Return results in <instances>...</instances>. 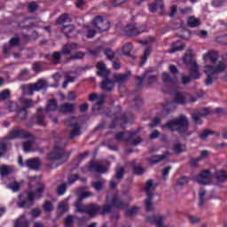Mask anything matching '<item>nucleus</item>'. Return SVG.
<instances>
[{
    "label": "nucleus",
    "instance_id": "nucleus-1",
    "mask_svg": "<svg viewBox=\"0 0 227 227\" xmlns=\"http://www.w3.org/2000/svg\"><path fill=\"white\" fill-rule=\"evenodd\" d=\"M70 157V152H67L65 147L56 145L51 152L46 155L47 167L50 169H56L59 168L61 164H65L66 160H68Z\"/></svg>",
    "mask_w": 227,
    "mask_h": 227
},
{
    "label": "nucleus",
    "instance_id": "nucleus-2",
    "mask_svg": "<svg viewBox=\"0 0 227 227\" xmlns=\"http://www.w3.org/2000/svg\"><path fill=\"white\" fill-rule=\"evenodd\" d=\"M162 128L168 129L170 132H177L182 137L191 136L189 132V119L185 114H180L178 117L167 121Z\"/></svg>",
    "mask_w": 227,
    "mask_h": 227
},
{
    "label": "nucleus",
    "instance_id": "nucleus-3",
    "mask_svg": "<svg viewBox=\"0 0 227 227\" xmlns=\"http://www.w3.org/2000/svg\"><path fill=\"white\" fill-rule=\"evenodd\" d=\"M93 193L90 192H82L78 193V200L74 203V207L78 212H85L90 217H95L100 212V206H97L95 204L84 205L82 204V200H86V198H91Z\"/></svg>",
    "mask_w": 227,
    "mask_h": 227
},
{
    "label": "nucleus",
    "instance_id": "nucleus-4",
    "mask_svg": "<svg viewBox=\"0 0 227 227\" xmlns=\"http://www.w3.org/2000/svg\"><path fill=\"white\" fill-rule=\"evenodd\" d=\"M58 110V101L55 98L50 99L47 102L46 107H39L37 109V114H34L31 118V124L28 127L33 125H39L40 127H45V111H57Z\"/></svg>",
    "mask_w": 227,
    "mask_h": 227
},
{
    "label": "nucleus",
    "instance_id": "nucleus-5",
    "mask_svg": "<svg viewBox=\"0 0 227 227\" xmlns=\"http://www.w3.org/2000/svg\"><path fill=\"white\" fill-rule=\"evenodd\" d=\"M106 201L107 203L102 207H99V212L102 214V215H106V214H109L111 212V209L113 207H115V208H119L120 210H125L127 208L128 204L126 202L121 201L120 200V197H118V193H115L112 195L111 193H108L106 196Z\"/></svg>",
    "mask_w": 227,
    "mask_h": 227
},
{
    "label": "nucleus",
    "instance_id": "nucleus-6",
    "mask_svg": "<svg viewBox=\"0 0 227 227\" xmlns=\"http://www.w3.org/2000/svg\"><path fill=\"white\" fill-rule=\"evenodd\" d=\"M13 139H32L33 141L35 139V135L22 129L20 127H14L8 132L7 136L3 138V143Z\"/></svg>",
    "mask_w": 227,
    "mask_h": 227
},
{
    "label": "nucleus",
    "instance_id": "nucleus-7",
    "mask_svg": "<svg viewBox=\"0 0 227 227\" xmlns=\"http://www.w3.org/2000/svg\"><path fill=\"white\" fill-rule=\"evenodd\" d=\"M43 191H45V185L42 184H37L35 193L31 192H27L24 193V196H26L27 200H21L18 204L19 208H26L27 207H31V203L35 201V198H41L42 194H43Z\"/></svg>",
    "mask_w": 227,
    "mask_h": 227
},
{
    "label": "nucleus",
    "instance_id": "nucleus-8",
    "mask_svg": "<svg viewBox=\"0 0 227 227\" xmlns=\"http://www.w3.org/2000/svg\"><path fill=\"white\" fill-rule=\"evenodd\" d=\"M139 130L119 131L115 134L116 141H126L127 143H143V139L137 137Z\"/></svg>",
    "mask_w": 227,
    "mask_h": 227
},
{
    "label": "nucleus",
    "instance_id": "nucleus-9",
    "mask_svg": "<svg viewBox=\"0 0 227 227\" xmlns=\"http://www.w3.org/2000/svg\"><path fill=\"white\" fill-rule=\"evenodd\" d=\"M157 189V185L153 184V181L148 180L146 182L145 187L144 188L145 192H146L148 199L145 200V209L147 212L153 210V204L152 203V192Z\"/></svg>",
    "mask_w": 227,
    "mask_h": 227
},
{
    "label": "nucleus",
    "instance_id": "nucleus-10",
    "mask_svg": "<svg viewBox=\"0 0 227 227\" xmlns=\"http://www.w3.org/2000/svg\"><path fill=\"white\" fill-rule=\"evenodd\" d=\"M92 26L99 33H104V31H109L111 29V22L104 20V17L101 15L96 16L92 20Z\"/></svg>",
    "mask_w": 227,
    "mask_h": 227
},
{
    "label": "nucleus",
    "instance_id": "nucleus-11",
    "mask_svg": "<svg viewBox=\"0 0 227 227\" xmlns=\"http://www.w3.org/2000/svg\"><path fill=\"white\" fill-rule=\"evenodd\" d=\"M107 168H109V162L107 161H90L87 166L88 171L96 172V173H106Z\"/></svg>",
    "mask_w": 227,
    "mask_h": 227
},
{
    "label": "nucleus",
    "instance_id": "nucleus-12",
    "mask_svg": "<svg viewBox=\"0 0 227 227\" xmlns=\"http://www.w3.org/2000/svg\"><path fill=\"white\" fill-rule=\"evenodd\" d=\"M214 65L215 66L207 65L204 70L205 74H216V75H218V74H223L227 68L226 63L223 61H217L214 63Z\"/></svg>",
    "mask_w": 227,
    "mask_h": 227
},
{
    "label": "nucleus",
    "instance_id": "nucleus-13",
    "mask_svg": "<svg viewBox=\"0 0 227 227\" xmlns=\"http://www.w3.org/2000/svg\"><path fill=\"white\" fill-rule=\"evenodd\" d=\"M22 148L25 153H31L33 152L45 153V152H47V147H43L38 143H24Z\"/></svg>",
    "mask_w": 227,
    "mask_h": 227
},
{
    "label": "nucleus",
    "instance_id": "nucleus-14",
    "mask_svg": "<svg viewBox=\"0 0 227 227\" xmlns=\"http://www.w3.org/2000/svg\"><path fill=\"white\" fill-rule=\"evenodd\" d=\"M46 88L47 84L43 80H39L37 82L25 85V90L28 91L29 95H33L35 91H42V90H46Z\"/></svg>",
    "mask_w": 227,
    "mask_h": 227
},
{
    "label": "nucleus",
    "instance_id": "nucleus-15",
    "mask_svg": "<svg viewBox=\"0 0 227 227\" xmlns=\"http://www.w3.org/2000/svg\"><path fill=\"white\" fill-rule=\"evenodd\" d=\"M131 73L129 71L128 73L125 74H118L115 73L113 74V81L114 84H118L120 88L123 86L130 79Z\"/></svg>",
    "mask_w": 227,
    "mask_h": 227
},
{
    "label": "nucleus",
    "instance_id": "nucleus-16",
    "mask_svg": "<svg viewBox=\"0 0 227 227\" xmlns=\"http://www.w3.org/2000/svg\"><path fill=\"white\" fill-rule=\"evenodd\" d=\"M90 102H95L96 104L92 106V111L95 113L96 109H100L102 106H104V102L106 100V98L104 96H98L97 93H91L89 96Z\"/></svg>",
    "mask_w": 227,
    "mask_h": 227
},
{
    "label": "nucleus",
    "instance_id": "nucleus-17",
    "mask_svg": "<svg viewBox=\"0 0 227 227\" xmlns=\"http://www.w3.org/2000/svg\"><path fill=\"white\" fill-rule=\"evenodd\" d=\"M196 180L200 185H208L212 184V174L208 170H204L197 176Z\"/></svg>",
    "mask_w": 227,
    "mask_h": 227
},
{
    "label": "nucleus",
    "instance_id": "nucleus-18",
    "mask_svg": "<svg viewBox=\"0 0 227 227\" xmlns=\"http://www.w3.org/2000/svg\"><path fill=\"white\" fill-rule=\"evenodd\" d=\"M118 120H120L121 127L122 129L125 125H127V123H129V121H130V118H129V116H127V114H122L121 116L114 118L108 128L110 129H116Z\"/></svg>",
    "mask_w": 227,
    "mask_h": 227
},
{
    "label": "nucleus",
    "instance_id": "nucleus-19",
    "mask_svg": "<svg viewBox=\"0 0 227 227\" xmlns=\"http://www.w3.org/2000/svg\"><path fill=\"white\" fill-rule=\"evenodd\" d=\"M26 166L28 169L38 171L42 168V160H40V157L31 158L26 160Z\"/></svg>",
    "mask_w": 227,
    "mask_h": 227
},
{
    "label": "nucleus",
    "instance_id": "nucleus-20",
    "mask_svg": "<svg viewBox=\"0 0 227 227\" xmlns=\"http://www.w3.org/2000/svg\"><path fill=\"white\" fill-rule=\"evenodd\" d=\"M124 33L127 35V36H137L138 35H141L143 32L136 27L134 24H128L124 27Z\"/></svg>",
    "mask_w": 227,
    "mask_h": 227
},
{
    "label": "nucleus",
    "instance_id": "nucleus-21",
    "mask_svg": "<svg viewBox=\"0 0 227 227\" xmlns=\"http://www.w3.org/2000/svg\"><path fill=\"white\" fill-rule=\"evenodd\" d=\"M20 45V39L19 37H12L9 44H4L3 48L4 54H10V51L12 50V47H19Z\"/></svg>",
    "mask_w": 227,
    "mask_h": 227
},
{
    "label": "nucleus",
    "instance_id": "nucleus-22",
    "mask_svg": "<svg viewBox=\"0 0 227 227\" xmlns=\"http://www.w3.org/2000/svg\"><path fill=\"white\" fill-rule=\"evenodd\" d=\"M171 154L169 153H165L162 155H154L148 159V161L152 165L159 164V162H162V160L166 159H169Z\"/></svg>",
    "mask_w": 227,
    "mask_h": 227
},
{
    "label": "nucleus",
    "instance_id": "nucleus-23",
    "mask_svg": "<svg viewBox=\"0 0 227 227\" xmlns=\"http://www.w3.org/2000/svg\"><path fill=\"white\" fill-rule=\"evenodd\" d=\"M61 56H63L61 51H54L52 54H46L44 58L48 61H51L53 65H58L59 63V59H61Z\"/></svg>",
    "mask_w": 227,
    "mask_h": 227
},
{
    "label": "nucleus",
    "instance_id": "nucleus-24",
    "mask_svg": "<svg viewBox=\"0 0 227 227\" xmlns=\"http://www.w3.org/2000/svg\"><path fill=\"white\" fill-rule=\"evenodd\" d=\"M162 81L167 86H174V84H176V82H178V79L176 78V76L171 77V74H169L168 73H163Z\"/></svg>",
    "mask_w": 227,
    "mask_h": 227
},
{
    "label": "nucleus",
    "instance_id": "nucleus-25",
    "mask_svg": "<svg viewBox=\"0 0 227 227\" xmlns=\"http://www.w3.org/2000/svg\"><path fill=\"white\" fill-rule=\"evenodd\" d=\"M143 74L147 86H153V84L157 82V75L152 74V72L145 71Z\"/></svg>",
    "mask_w": 227,
    "mask_h": 227
},
{
    "label": "nucleus",
    "instance_id": "nucleus-26",
    "mask_svg": "<svg viewBox=\"0 0 227 227\" xmlns=\"http://www.w3.org/2000/svg\"><path fill=\"white\" fill-rule=\"evenodd\" d=\"M210 136H215V137H219L221 134L219 132H215L211 129H204L199 133V137L202 141H205V139H207V137H210Z\"/></svg>",
    "mask_w": 227,
    "mask_h": 227
},
{
    "label": "nucleus",
    "instance_id": "nucleus-27",
    "mask_svg": "<svg viewBox=\"0 0 227 227\" xmlns=\"http://www.w3.org/2000/svg\"><path fill=\"white\" fill-rule=\"evenodd\" d=\"M103 91H113L114 89V82L109 78H105L101 82Z\"/></svg>",
    "mask_w": 227,
    "mask_h": 227
},
{
    "label": "nucleus",
    "instance_id": "nucleus-28",
    "mask_svg": "<svg viewBox=\"0 0 227 227\" xmlns=\"http://www.w3.org/2000/svg\"><path fill=\"white\" fill-rule=\"evenodd\" d=\"M157 10H164V2L162 0H155L153 3L149 4V12L155 13Z\"/></svg>",
    "mask_w": 227,
    "mask_h": 227
},
{
    "label": "nucleus",
    "instance_id": "nucleus-29",
    "mask_svg": "<svg viewBox=\"0 0 227 227\" xmlns=\"http://www.w3.org/2000/svg\"><path fill=\"white\" fill-rule=\"evenodd\" d=\"M75 49H77V43H67L63 46L60 53L62 56H69V54H72V51H75Z\"/></svg>",
    "mask_w": 227,
    "mask_h": 227
},
{
    "label": "nucleus",
    "instance_id": "nucleus-30",
    "mask_svg": "<svg viewBox=\"0 0 227 227\" xmlns=\"http://www.w3.org/2000/svg\"><path fill=\"white\" fill-rule=\"evenodd\" d=\"M68 125L73 128V130H71L69 134V139H74V137L81 136V125L78 122H74Z\"/></svg>",
    "mask_w": 227,
    "mask_h": 227
},
{
    "label": "nucleus",
    "instance_id": "nucleus-31",
    "mask_svg": "<svg viewBox=\"0 0 227 227\" xmlns=\"http://www.w3.org/2000/svg\"><path fill=\"white\" fill-rule=\"evenodd\" d=\"M185 50V44L180 41L172 43V48L169 51L170 54H175V52L182 51Z\"/></svg>",
    "mask_w": 227,
    "mask_h": 227
},
{
    "label": "nucleus",
    "instance_id": "nucleus-32",
    "mask_svg": "<svg viewBox=\"0 0 227 227\" xmlns=\"http://www.w3.org/2000/svg\"><path fill=\"white\" fill-rule=\"evenodd\" d=\"M190 77L194 80L200 79V66H198V63H193V66L190 67Z\"/></svg>",
    "mask_w": 227,
    "mask_h": 227
},
{
    "label": "nucleus",
    "instance_id": "nucleus-33",
    "mask_svg": "<svg viewBox=\"0 0 227 227\" xmlns=\"http://www.w3.org/2000/svg\"><path fill=\"white\" fill-rule=\"evenodd\" d=\"M192 58H193L192 51L191 50L186 51L184 57V62L185 63V65H187L188 67H192L194 63H197L196 60L192 59Z\"/></svg>",
    "mask_w": 227,
    "mask_h": 227
},
{
    "label": "nucleus",
    "instance_id": "nucleus-34",
    "mask_svg": "<svg viewBox=\"0 0 227 227\" xmlns=\"http://www.w3.org/2000/svg\"><path fill=\"white\" fill-rule=\"evenodd\" d=\"M65 22H72V18L70 17V14L63 13L55 21L57 26H61V24H65Z\"/></svg>",
    "mask_w": 227,
    "mask_h": 227
},
{
    "label": "nucleus",
    "instance_id": "nucleus-35",
    "mask_svg": "<svg viewBox=\"0 0 227 227\" xmlns=\"http://www.w3.org/2000/svg\"><path fill=\"white\" fill-rule=\"evenodd\" d=\"M205 59H209L210 63H216L219 59V52L215 51H210L206 55H204Z\"/></svg>",
    "mask_w": 227,
    "mask_h": 227
},
{
    "label": "nucleus",
    "instance_id": "nucleus-36",
    "mask_svg": "<svg viewBox=\"0 0 227 227\" xmlns=\"http://www.w3.org/2000/svg\"><path fill=\"white\" fill-rule=\"evenodd\" d=\"M14 227H29V222L25 215L20 216L17 221L14 223Z\"/></svg>",
    "mask_w": 227,
    "mask_h": 227
},
{
    "label": "nucleus",
    "instance_id": "nucleus-37",
    "mask_svg": "<svg viewBox=\"0 0 227 227\" xmlns=\"http://www.w3.org/2000/svg\"><path fill=\"white\" fill-rule=\"evenodd\" d=\"M12 171H15V168H13V166H7V165L0 166V175L2 176H6L10 175V173H12Z\"/></svg>",
    "mask_w": 227,
    "mask_h": 227
},
{
    "label": "nucleus",
    "instance_id": "nucleus-38",
    "mask_svg": "<svg viewBox=\"0 0 227 227\" xmlns=\"http://www.w3.org/2000/svg\"><path fill=\"white\" fill-rule=\"evenodd\" d=\"M60 113H74V105L70 103H63L59 106Z\"/></svg>",
    "mask_w": 227,
    "mask_h": 227
},
{
    "label": "nucleus",
    "instance_id": "nucleus-39",
    "mask_svg": "<svg viewBox=\"0 0 227 227\" xmlns=\"http://www.w3.org/2000/svg\"><path fill=\"white\" fill-rule=\"evenodd\" d=\"M68 200H70V197L66 199L64 201L59 202L58 210L59 214H65V212H68Z\"/></svg>",
    "mask_w": 227,
    "mask_h": 227
},
{
    "label": "nucleus",
    "instance_id": "nucleus-40",
    "mask_svg": "<svg viewBox=\"0 0 227 227\" xmlns=\"http://www.w3.org/2000/svg\"><path fill=\"white\" fill-rule=\"evenodd\" d=\"M173 102L174 104H179L181 106H184L185 105V96L180 92H176L175 94Z\"/></svg>",
    "mask_w": 227,
    "mask_h": 227
},
{
    "label": "nucleus",
    "instance_id": "nucleus-41",
    "mask_svg": "<svg viewBox=\"0 0 227 227\" xmlns=\"http://www.w3.org/2000/svg\"><path fill=\"white\" fill-rule=\"evenodd\" d=\"M200 24H201L200 19L194 18V16L189 17L187 20L188 27H198Z\"/></svg>",
    "mask_w": 227,
    "mask_h": 227
},
{
    "label": "nucleus",
    "instance_id": "nucleus-42",
    "mask_svg": "<svg viewBox=\"0 0 227 227\" xmlns=\"http://www.w3.org/2000/svg\"><path fill=\"white\" fill-rule=\"evenodd\" d=\"M131 104L134 106V109L139 111V109L143 107V99L141 98V97L138 96L131 101Z\"/></svg>",
    "mask_w": 227,
    "mask_h": 227
},
{
    "label": "nucleus",
    "instance_id": "nucleus-43",
    "mask_svg": "<svg viewBox=\"0 0 227 227\" xmlns=\"http://www.w3.org/2000/svg\"><path fill=\"white\" fill-rule=\"evenodd\" d=\"M217 182H224L227 180V171L218 170L215 173Z\"/></svg>",
    "mask_w": 227,
    "mask_h": 227
},
{
    "label": "nucleus",
    "instance_id": "nucleus-44",
    "mask_svg": "<svg viewBox=\"0 0 227 227\" xmlns=\"http://www.w3.org/2000/svg\"><path fill=\"white\" fill-rule=\"evenodd\" d=\"M150 54H152V47H147L145 51L144 55L141 58V66L145 65L146 61L148 60V58H150Z\"/></svg>",
    "mask_w": 227,
    "mask_h": 227
},
{
    "label": "nucleus",
    "instance_id": "nucleus-45",
    "mask_svg": "<svg viewBox=\"0 0 227 227\" xmlns=\"http://www.w3.org/2000/svg\"><path fill=\"white\" fill-rule=\"evenodd\" d=\"M17 115L16 117L19 120H26L27 118V108H19L17 111Z\"/></svg>",
    "mask_w": 227,
    "mask_h": 227
},
{
    "label": "nucleus",
    "instance_id": "nucleus-46",
    "mask_svg": "<svg viewBox=\"0 0 227 227\" xmlns=\"http://www.w3.org/2000/svg\"><path fill=\"white\" fill-rule=\"evenodd\" d=\"M106 184V180L100 179L98 181L92 183V187L95 189V191L100 192L102 189H104V185Z\"/></svg>",
    "mask_w": 227,
    "mask_h": 227
},
{
    "label": "nucleus",
    "instance_id": "nucleus-47",
    "mask_svg": "<svg viewBox=\"0 0 227 227\" xmlns=\"http://www.w3.org/2000/svg\"><path fill=\"white\" fill-rule=\"evenodd\" d=\"M120 113H121V106H117L113 110L109 111L106 114L110 118H113V117L117 118L116 116H118V114H120Z\"/></svg>",
    "mask_w": 227,
    "mask_h": 227
},
{
    "label": "nucleus",
    "instance_id": "nucleus-48",
    "mask_svg": "<svg viewBox=\"0 0 227 227\" xmlns=\"http://www.w3.org/2000/svg\"><path fill=\"white\" fill-rule=\"evenodd\" d=\"M6 109H8L11 113L19 111V104L13 101H8L6 104Z\"/></svg>",
    "mask_w": 227,
    "mask_h": 227
},
{
    "label": "nucleus",
    "instance_id": "nucleus-49",
    "mask_svg": "<svg viewBox=\"0 0 227 227\" xmlns=\"http://www.w3.org/2000/svg\"><path fill=\"white\" fill-rule=\"evenodd\" d=\"M27 11L28 13H35L38 11V4L35 1L28 3Z\"/></svg>",
    "mask_w": 227,
    "mask_h": 227
},
{
    "label": "nucleus",
    "instance_id": "nucleus-50",
    "mask_svg": "<svg viewBox=\"0 0 227 227\" xmlns=\"http://www.w3.org/2000/svg\"><path fill=\"white\" fill-rule=\"evenodd\" d=\"M29 77V70L27 69H22L18 75L19 81H27V78Z\"/></svg>",
    "mask_w": 227,
    "mask_h": 227
},
{
    "label": "nucleus",
    "instance_id": "nucleus-51",
    "mask_svg": "<svg viewBox=\"0 0 227 227\" xmlns=\"http://www.w3.org/2000/svg\"><path fill=\"white\" fill-rule=\"evenodd\" d=\"M62 31H63L64 35L67 36V38H70V34L74 33V26L66 25L63 27Z\"/></svg>",
    "mask_w": 227,
    "mask_h": 227
},
{
    "label": "nucleus",
    "instance_id": "nucleus-52",
    "mask_svg": "<svg viewBox=\"0 0 227 227\" xmlns=\"http://www.w3.org/2000/svg\"><path fill=\"white\" fill-rule=\"evenodd\" d=\"M133 45L131 43H126L122 47V52L125 56H130V52H132Z\"/></svg>",
    "mask_w": 227,
    "mask_h": 227
},
{
    "label": "nucleus",
    "instance_id": "nucleus-53",
    "mask_svg": "<svg viewBox=\"0 0 227 227\" xmlns=\"http://www.w3.org/2000/svg\"><path fill=\"white\" fill-rule=\"evenodd\" d=\"M201 114L198 113L192 114V120L196 125H201L203 121H201Z\"/></svg>",
    "mask_w": 227,
    "mask_h": 227
},
{
    "label": "nucleus",
    "instance_id": "nucleus-54",
    "mask_svg": "<svg viewBox=\"0 0 227 227\" xmlns=\"http://www.w3.org/2000/svg\"><path fill=\"white\" fill-rule=\"evenodd\" d=\"M173 149L176 153H182V152H185V145L184 144L176 143L174 144Z\"/></svg>",
    "mask_w": 227,
    "mask_h": 227
},
{
    "label": "nucleus",
    "instance_id": "nucleus-55",
    "mask_svg": "<svg viewBox=\"0 0 227 227\" xmlns=\"http://www.w3.org/2000/svg\"><path fill=\"white\" fill-rule=\"evenodd\" d=\"M104 54L105 56H106V58L110 60L113 61V59H114V51H113V50L111 48H106L104 51Z\"/></svg>",
    "mask_w": 227,
    "mask_h": 227
},
{
    "label": "nucleus",
    "instance_id": "nucleus-56",
    "mask_svg": "<svg viewBox=\"0 0 227 227\" xmlns=\"http://www.w3.org/2000/svg\"><path fill=\"white\" fill-rule=\"evenodd\" d=\"M207 194V192L203 189H201L200 191V193H199V198H200V200H199V207H203V205H205V196Z\"/></svg>",
    "mask_w": 227,
    "mask_h": 227
},
{
    "label": "nucleus",
    "instance_id": "nucleus-57",
    "mask_svg": "<svg viewBox=\"0 0 227 227\" xmlns=\"http://www.w3.org/2000/svg\"><path fill=\"white\" fill-rule=\"evenodd\" d=\"M12 95L10 90H4L0 92V100H8Z\"/></svg>",
    "mask_w": 227,
    "mask_h": 227
},
{
    "label": "nucleus",
    "instance_id": "nucleus-58",
    "mask_svg": "<svg viewBox=\"0 0 227 227\" xmlns=\"http://www.w3.org/2000/svg\"><path fill=\"white\" fill-rule=\"evenodd\" d=\"M171 111H175V108L171 103H167L163 106L162 113H164L165 114H169Z\"/></svg>",
    "mask_w": 227,
    "mask_h": 227
},
{
    "label": "nucleus",
    "instance_id": "nucleus-59",
    "mask_svg": "<svg viewBox=\"0 0 227 227\" xmlns=\"http://www.w3.org/2000/svg\"><path fill=\"white\" fill-rule=\"evenodd\" d=\"M21 103L23 104L25 109H29V107H33L35 106V101L32 99L24 98Z\"/></svg>",
    "mask_w": 227,
    "mask_h": 227
},
{
    "label": "nucleus",
    "instance_id": "nucleus-60",
    "mask_svg": "<svg viewBox=\"0 0 227 227\" xmlns=\"http://www.w3.org/2000/svg\"><path fill=\"white\" fill-rule=\"evenodd\" d=\"M135 81L137 82V88H143V82H145V76L135 75Z\"/></svg>",
    "mask_w": 227,
    "mask_h": 227
},
{
    "label": "nucleus",
    "instance_id": "nucleus-61",
    "mask_svg": "<svg viewBox=\"0 0 227 227\" xmlns=\"http://www.w3.org/2000/svg\"><path fill=\"white\" fill-rule=\"evenodd\" d=\"M207 74V79L205 81L206 86H210L214 82V73H206Z\"/></svg>",
    "mask_w": 227,
    "mask_h": 227
},
{
    "label": "nucleus",
    "instance_id": "nucleus-62",
    "mask_svg": "<svg viewBox=\"0 0 227 227\" xmlns=\"http://www.w3.org/2000/svg\"><path fill=\"white\" fill-rule=\"evenodd\" d=\"M8 188L13 191V192H17L19 189H20V184L17 182H12L9 184Z\"/></svg>",
    "mask_w": 227,
    "mask_h": 227
},
{
    "label": "nucleus",
    "instance_id": "nucleus-63",
    "mask_svg": "<svg viewBox=\"0 0 227 227\" xmlns=\"http://www.w3.org/2000/svg\"><path fill=\"white\" fill-rule=\"evenodd\" d=\"M215 41L221 45H227V34L224 35H221L216 37Z\"/></svg>",
    "mask_w": 227,
    "mask_h": 227
},
{
    "label": "nucleus",
    "instance_id": "nucleus-64",
    "mask_svg": "<svg viewBox=\"0 0 227 227\" xmlns=\"http://www.w3.org/2000/svg\"><path fill=\"white\" fill-rule=\"evenodd\" d=\"M125 173V169H123V168L119 167L116 169V174L115 176L118 180H121V178H123V174Z\"/></svg>",
    "mask_w": 227,
    "mask_h": 227
}]
</instances>
